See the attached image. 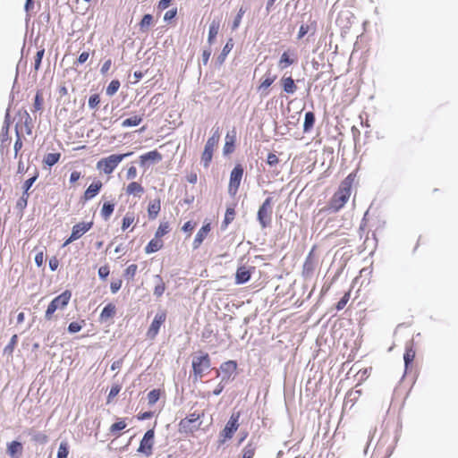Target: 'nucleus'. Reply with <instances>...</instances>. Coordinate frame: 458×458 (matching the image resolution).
<instances>
[{
  "instance_id": "obj_1",
  "label": "nucleus",
  "mask_w": 458,
  "mask_h": 458,
  "mask_svg": "<svg viewBox=\"0 0 458 458\" xmlns=\"http://www.w3.org/2000/svg\"><path fill=\"white\" fill-rule=\"evenodd\" d=\"M132 155V152L124 154H112L107 157L102 158L97 164V167L101 169L105 174H110L116 168L120 162L125 157Z\"/></svg>"
},
{
  "instance_id": "obj_2",
  "label": "nucleus",
  "mask_w": 458,
  "mask_h": 458,
  "mask_svg": "<svg viewBox=\"0 0 458 458\" xmlns=\"http://www.w3.org/2000/svg\"><path fill=\"white\" fill-rule=\"evenodd\" d=\"M272 204L273 199L267 197L259 208L257 220L263 229L268 227L271 224L273 213Z\"/></svg>"
},
{
  "instance_id": "obj_3",
  "label": "nucleus",
  "mask_w": 458,
  "mask_h": 458,
  "mask_svg": "<svg viewBox=\"0 0 458 458\" xmlns=\"http://www.w3.org/2000/svg\"><path fill=\"white\" fill-rule=\"evenodd\" d=\"M239 418L240 413H233L225 424L224 429L220 432V444H224L226 439H230L233 437L234 432L238 429L239 427Z\"/></svg>"
},
{
  "instance_id": "obj_4",
  "label": "nucleus",
  "mask_w": 458,
  "mask_h": 458,
  "mask_svg": "<svg viewBox=\"0 0 458 458\" xmlns=\"http://www.w3.org/2000/svg\"><path fill=\"white\" fill-rule=\"evenodd\" d=\"M243 172V167L240 164L236 165L231 171L230 181L228 185V193L231 196L236 195L242 182Z\"/></svg>"
},
{
  "instance_id": "obj_5",
  "label": "nucleus",
  "mask_w": 458,
  "mask_h": 458,
  "mask_svg": "<svg viewBox=\"0 0 458 458\" xmlns=\"http://www.w3.org/2000/svg\"><path fill=\"white\" fill-rule=\"evenodd\" d=\"M211 366L209 355L204 353L201 356L194 357L192 360V369L195 375V379L201 378L205 370L208 369Z\"/></svg>"
},
{
  "instance_id": "obj_6",
  "label": "nucleus",
  "mask_w": 458,
  "mask_h": 458,
  "mask_svg": "<svg viewBox=\"0 0 458 458\" xmlns=\"http://www.w3.org/2000/svg\"><path fill=\"white\" fill-rule=\"evenodd\" d=\"M38 177V172L36 169L34 175L31 176L30 178H29L28 180H26L23 182V184H22V195L17 200V203H16V208L19 210L23 211L26 208V207L28 205V199H29V196H30L29 191L32 187L33 183L37 181Z\"/></svg>"
},
{
  "instance_id": "obj_7",
  "label": "nucleus",
  "mask_w": 458,
  "mask_h": 458,
  "mask_svg": "<svg viewBox=\"0 0 458 458\" xmlns=\"http://www.w3.org/2000/svg\"><path fill=\"white\" fill-rule=\"evenodd\" d=\"M199 420V415L196 413H191L190 416L182 419L179 422V432L188 434L198 430L200 426V422H198Z\"/></svg>"
},
{
  "instance_id": "obj_8",
  "label": "nucleus",
  "mask_w": 458,
  "mask_h": 458,
  "mask_svg": "<svg viewBox=\"0 0 458 458\" xmlns=\"http://www.w3.org/2000/svg\"><path fill=\"white\" fill-rule=\"evenodd\" d=\"M350 195L351 193L348 191L339 189L332 197L328 205V210L331 212L339 211L348 201Z\"/></svg>"
},
{
  "instance_id": "obj_9",
  "label": "nucleus",
  "mask_w": 458,
  "mask_h": 458,
  "mask_svg": "<svg viewBox=\"0 0 458 458\" xmlns=\"http://www.w3.org/2000/svg\"><path fill=\"white\" fill-rule=\"evenodd\" d=\"M155 430L150 428L147 430L140 442L138 452L148 457L152 454L154 445Z\"/></svg>"
},
{
  "instance_id": "obj_10",
  "label": "nucleus",
  "mask_w": 458,
  "mask_h": 458,
  "mask_svg": "<svg viewBox=\"0 0 458 458\" xmlns=\"http://www.w3.org/2000/svg\"><path fill=\"white\" fill-rule=\"evenodd\" d=\"M165 318H166V314L164 311L157 312L155 315V318L152 320V322L148 329V332H147V335L148 338L154 339L157 336L162 324L165 321Z\"/></svg>"
},
{
  "instance_id": "obj_11",
  "label": "nucleus",
  "mask_w": 458,
  "mask_h": 458,
  "mask_svg": "<svg viewBox=\"0 0 458 458\" xmlns=\"http://www.w3.org/2000/svg\"><path fill=\"white\" fill-rule=\"evenodd\" d=\"M221 380L222 382L228 383L231 379H233L232 376L237 369V362L235 360H227L220 365Z\"/></svg>"
},
{
  "instance_id": "obj_12",
  "label": "nucleus",
  "mask_w": 458,
  "mask_h": 458,
  "mask_svg": "<svg viewBox=\"0 0 458 458\" xmlns=\"http://www.w3.org/2000/svg\"><path fill=\"white\" fill-rule=\"evenodd\" d=\"M216 145L217 142L214 141V139H208L200 159L204 167L207 168L209 166L212 161L214 148Z\"/></svg>"
},
{
  "instance_id": "obj_13",
  "label": "nucleus",
  "mask_w": 458,
  "mask_h": 458,
  "mask_svg": "<svg viewBox=\"0 0 458 458\" xmlns=\"http://www.w3.org/2000/svg\"><path fill=\"white\" fill-rule=\"evenodd\" d=\"M93 226V222H81L72 226V240H78L80 239L84 233H86L88 231L91 229Z\"/></svg>"
},
{
  "instance_id": "obj_14",
  "label": "nucleus",
  "mask_w": 458,
  "mask_h": 458,
  "mask_svg": "<svg viewBox=\"0 0 458 458\" xmlns=\"http://www.w3.org/2000/svg\"><path fill=\"white\" fill-rule=\"evenodd\" d=\"M23 452V445L20 441L13 440L7 443L6 453L11 458H21Z\"/></svg>"
},
{
  "instance_id": "obj_15",
  "label": "nucleus",
  "mask_w": 458,
  "mask_h": 458,
  "mask_svg": "<svg viewBox=\"0 0 458 458\" xmlns=\"http://www.w3.org/2000/svg\"><path fill=\"white\" fill-rule=\"evenodd\" d=\"M210 230H211V226H210L209 223L205 224L201 226V228L198 231V233L194 238V241L192 242L193 250H197L201 245V243L203 242V241L205 240V238L207 237V235L208 234Z\"/></svg>"
},
{
  "instance_id": "obj_16",
  "label": "nucleus",
  "mask_w": 458,
  "mask_h": 458,
  "mask_svg": "<svg viewBox=\"0 0 458 458\" xmlns=\"http://www.w3.org/2000/svg\"><path fill=\"white\" fill-rule=\"evenodd\" d=\"M254 269V267H247L242 266L238 267L235 274V283L237 284H243L247 283L250 279L251 272L250 270Z\"/></svg>"
},
{
  "instance_id": "obj_17",
  "label": "nucleus",
  "mask_w": 458,
  "mask_h": 458,
  "mask_svg": "<svg viewBox=\"0 0 458 458\" xmlns=\"http://www.w3.org/2000/svg\"><path fill=\"white\" fill-rule=\"evenodd\" d=\"M162 160V155L157 150L148 151L140 157V165L146 166L148 161L158 163Z\"/></svg>"
},
{
  "instance_id": "obj_18",
  "label": "nucleus",
  "mask_w": 458,
  "mask_h": 458,
  "mask_svg": "<svg viewBox=\"0 0 458 458\" xmlns=\"http://www.w3.org/2000/svg\"><path fill=\"white\" fill-rule=\"evenodd\" d=\"M72 298V292L69 290H65L58 296L55 297L52 301L57 308V310H64L68 305L70 300Z\"/></svg>"
},
{
  "instance_id": "obj_19",
  "label": "nucleus",
  "mask_w": 458,
  "mask_h": 458,
  "mask_svg": "<svg viewBox=\"0 0 458 458\" xmlns=\"http://www.w3.org/2000/svg\"><path fill=\"white\" fill-rule=\"evenodd\" d=\"M103 184L100 181L93 182L85 191L83 198L85 200H89L97 196L101 190Z\"/></svg>"
},
{
  "instance_id": "obj_20",
  "label": "nucleus",
  "mask_w": 458,
  "mask_h": 458,
  "mask_svg": "<svg viewBox=\"0 0 458 458\" xmlns=\"http://www.w3.org/2000/svg\"><path fill=\"white\" fill-rule=\"evenodd\" d=\"M311 256L312 251L309 253L303 264L302 276L306 278L311 276L315 270V262Z\"/></svg>"
},
{
  "instance_id": "obj_21",
  "label": "nucleus",
  "mask_w": 458,
  "mask_h": 458,
  "mask_svg": "<svg viewBox=\"0 0 458 458\" xmlns=\"http://www.w3.org/2000/svg\"><path fill=\"white\" fill-rule=\"evenodd\" d=\"M115 305L113 303L106 304L99 316L101 322L106 321L108 318H113L115 315Z\"/></svg>"
},
{
  "instance_id": "obj_22",
  "label": "nucleus",
  "mask_w": 458,
  "mask_h": 458,
  "mask_svg": "<svg viewBox=\"0 0 458 458\" xmlns=\"http://www.w3.org/2000/svg\"><path fill=\"white\" fill-rule=\"evenodd\" d=\"M161 205L159 199H154L148 203V218L153 220L155 219L158 213L160 212Z\"/></svg>"
},
{
  "instance_id": "obj_23",
  "label": "nucleus",
  "mask_w": 458,
  "mask_h": 458,
  "mask_svg": "<svg viewBox=\"0 0 458 458\" xmlns=\"http://www.w3.org/2000/svg\"><path fill=\"white\" fill-rule=\"evenodd\" d=\"M233 47V38H229L227 40V42L225 43V45L224 46L221 53L217 56L216 63L219 64H222L225 61L228 54L231 52Z\"/></svg>"
},
{
  "instance_id": "obj_24",
  "label": "nucleus",
  "mask_w": 458,
  "mask_h": 458,
  "mask_svg": "<svg viewBox=\"0 0 458 458\" xmlns=\"http://www.w3.org/2000/svg\"><path fill=\"white\" fill-rule=\"evenodd\" d=\"M315 114L311 111L306 112L304 115L303 132H310L315 124Z\"/></svg>"
},
{
  "instance_id": "obj_25",
  "label": "nucleus",
  "mask_w": 458,
  "mask_h": 458,
  "mask_svg": "<svg viewBox=\"0 0 458 458\" xmlns=\"http://www.w3.org/2000/svg\"><path fill=\"white\" fill-rule=\"evenodd\" d=\"M163 245V241L155 237L145 247V252L147 254L155 253L162 249Z\"/></svg>"
},
{
  "instance_id": "obj_26",
  "label": "nucleus",
  "mask_w": 458,
  "mask_h": 458,
  "mask_svg": "<svg viewBox=\"0 0 458 458\" xmlns=\"http://www.w3.org/2000/svg\"><path fill=\"white\" fill-rule=\"evenodd\" d=\"M281 81L285 93L293 94L296 91L297 87L292 77H283Z\"/></svg>"
},
{
  "instance_id": "obj_27",
  "label": "nucleus",
  "mask_w": 458,
  "mask_h": 458,
  "mask_svg": "<svg viewBox=\"0 0 458 458\" xmlns=\"http://www.w3.org/2000/svg\"><path fill=\"white\" fill-rule=\"evenodd\" d=\"M219 21H212L209 29H208V43L209 47L214 43L215 38H216L219 31Z\"/></svg>"
},
{
  "instance_id": "obj_28",
  "label": "nucleus",
  "mask_w": 458,
  "mask_h": 458,
  "mask_svg": "<svg viewBox=\"0 0 458 458\" xmlns=\"http://www.w3.org/2000/svg\"><path fill=\"white\" fill-rule=\"evenodd\" d=\"M155 278V281H156V286L154 288V295L157 298L161 297L164 293H165V284L163 281V278L161 277L160 275H156L154 276Z\"/></svg>"
},
{
  "instance_id": "obj_29",
  "label": "nucleus",
  "mask_w": 458,
  "mask_h": 458,
  "mask_svg": "<svg viewBox=\"0 0 458 458\" xmlns=\"http://www.w3.org/2000/svg\"><path fill=\"white\" fill-rule=\"evenodd\" d=\"M144 192V188L137 182H131L126 188V193L133 196H140Z\"/></svg>"
},
{
  "instance_id": "obj_30",
  "label": "nucleus",
  "mask_w": 458,
  "mask_h": 458,
  "mask_svg": "<svg viewBox=\"0 0 458 458\" xmlns=\"http://www.w3.org/2000/svg\"><path fill=\"white\" fill-rule=\"evenodd\" d=\"M114 210V203L110 201L104 202L101 209V216L104 220H107Z\"/></svg>"
},
{
  "instance_id": "obj_31",
  "label": "nucleus",
  "mask_w": 458,
  "mask_h": 458,
  "mask_svg": "<svg viewBox=\"0 0 458 458\" xmlns=\"http://www.w3.org/2000/svg\"><path fill=\"white\" fill-rule=\"evenodd\" d=\"M126 426L125 419H121L119 421L111 425L109 431L113 436L118 437L120 435V431L124 429Z\"/></svg>"
},
{
  "instance_id": "obj_32",
  "label": "nucleus",
  "mask_w": 458,
  "mask_h": 458,
  "mask_svg": "<svg viewBox=\"0 0 458 458\" xmlns=\"http://www.w3.org/2000/svg\"><path fill=\"white\" fill-rule=\"evenodd\" d=\"M294 62H295V58H292L289 55V52L284 51L280 57L279 67L281 69H285L289 65H292L293 64H294Z\"/></svg>"
},
{
  "instance_id": "obj_33",
  "label": "nucleus",
  "mask_w": 458,
  "mask_h": 458,
  "mask_svg": "<svg viewBox=\"0 0 458 458\" xmlns=\"http://www.w3.org/2000/svg\"><path fill=\"white\" fill-rule=\"evenodd\" d=\"M153 23V16L149 13H147L145 15H143L140 22V30L142 31V32H147L149 29V27L152 25Z\"/></svg>"
},
{
  "instance_id": "obj_34",
  "label": "nucleus",
  "mask_w": 458,
  "mask_h": 458,
  "mask_svg": "<svg viewBox=\"0 0 458 458\" xmlns=\"http://www.w3.org/2000/svg\"><path fill=\"white\" fill-rule=\"evenodd\" d=\"M30 435L31 437V440L34 441L35 443L44 445L48 441L47 436L43 432L31 431Z\"/></svg>"
},
{
  "instance_id": "obj_35",
  "label": "nucleus",
  "mask_w": 458,
  "mask_h": 458,
  "mask_svg": "<svg viewBox=\"0 0 458 458\" xmlns=\"http://www.w3.org/2000/svg\"><path fill=\"white\" fill-rule=\"evenodd\" d=\"M61 157L60 153H48L44 157V163L48 166H53L56 163H58L59 159Z\"/></svg>"
},
{
  "instance_id": "obj_36",
  "label": "nucleus",
  "mask_w": 458,
  "mask_h": 458,
  "mask_svg": "<svg viewBox=\"0 0 458 458\" xmlns=\"http://www.w3.org/2000/svg\"><path fill=\"white\" fill-rule=\"evenodd\" d=\"M142 122V117L140 115H134L132 117L127 118L123 121L122 126L123 128L126 127H134L139 125Z\"/></svg>"
},
{
  "instance_id": "obj_37",
  "label": "nucleus",
  "mask_w": 458,
  "mask_h": 458,
  "mask_svg": "<svg viewBox=\"0 0 458 458\" xmlns=\"http://www.w3.org/2000/svg\"><path fill=\"white\" fill-rule=\"evenodd\" d=\"M276 79V75H271L269 72H267L264 81L260 83L259 87V90L267 89V88H269L274 83Z\"/></svg>"
},
{
  "instance_id": "obj_38",
  "label": "nucleus",
  "mask_w": 458,
  "mask_h": 458,
  "mask_svg": "<svg viewBox=\"0 0 458 458\" xmlns=\"http://www.w3.org/2000/svg\"><path fill=\"white\" fill-rule=\"evenodd\" d=\"M121 83L118 80H113L106 89V94L109 97L114 96L119 89Z\"/></svg>"
},
{
  "instance_id": "obj_39",
  "label": "nucleus",
  "mask_w": 458,
  "mask_h": 458,
  "mask_svg": "<svg viewBox=\"0 0 458 458\" xmlns=\"http://www.w3.org/2000/svg\"><path fill=\"white\" fill-rule=\"evenodd\" d=\"M246 11H247V8H244L243 6L240 7V9L238 11V13L234 17L233 24H232V30H237L239 28V26L241 24V21H242V16L244 15Z\"/></svg>"
},
{
  "instance_id": "obj_40",
  "label": "nucleus",
  "mask_w": 458,
  "mask_h": 458,
  "mask_svg": "<svg viewBox=\"0 0 458 458\" xmlns=\"http://www.w3.org/2000/svg\"><path fill=\"white\" fill-rule=\"evenodd\" d=\"M69 454V445L67 441H62L59 445L56 458H67Z\"/></svg>"
},
{
  "instance_id": "obj_41",
  "label": "nucleus",
  "mask_w": 458,
  "mask_h": 458,
  "mask_svg": "<svg viewBox=\"0 0 458 458\" xmlns=\"http://www.w3.org/2000/svg\"><path fill=\"white\" fill-rule=\"evenodd\" d=\"M169 233V224L168 222H161L157 230L155 233V237L160 239L164 235Z\"/></svg>"
},
{
  "instance_id": "obj_42",
  "label": "nucleus",
  "mask_w": 458,
  "mask_h": 458,
  "mask_svg": "<svg viewBox=\"0 0 458 458\" xmlns=\"http://www.w3.org/2000/svg\"><path fill=\"white\" fill-rule=\"evenodd\" d=\"M414 357L415 352L412 350V348H407L403 355L404 366L406 369L412 363Z\"/></svg>"
},
{
  "instance_id": "obj_43",
  "label": "nucleus",
  "mask_w": 458,
  "mask_h": 458,
  "mask_svg": "<svg viewBox=\"0 0 458 458\" xmlns=\"http://www.w3.org/2000/svg\"><path fill=\"white\" fill-rule=\"evenodd\" d=\"M235 211L233 208H227L225 215V218L222 224V227H226L233 219Z\"/></svg>"
},
{
  "instance_id": "obj_44",
  "label": "nucleus",
  "mask_w": 458,
  "mask_h": 458,
  "mask_svg": "<svg viewBox=\"0 0 458 458\" xmlns=\"http://www.w3.org/2000/svg\"><path fill=\"white\" fill-rule=\"evenodd\" d=\"M17 342H18V335H13L11 337L10 342L8 343V344L4 347V354H12L13 352L15 345L17 344Z\"/></svg>"
},
{
  "instance_id": "obj_45",
  "label": "nucleus",
  "mask_w": 458,
  "mask_h": 458,
  "mask_svg": "<svg viewBox=\"0 0 458 458\" xmlns=\"http://www.w3.org/2000/svg\"><path fill=\"white\" fill-rule=\"evenodd\" d=\"M160 397V390L153 389L148 394V402L149 405L155 404Z\"/></svg>"
},
{
  "instance_id": "obj_46",
  "label": "nucleus",
  "mask_w": 458,
  "mask_h": 458,
  "mask_svg": "<svg viewBox=\"0 0 458 458\" xmlns=\"http://www.w3.org/2000/svg\"><path fill=\"white\" fill-rule=\"evenodd\" d=\"M45 55V48L39 49L35 56V62H34V70L38 72L41 66L42 59Z\"/></svg>"
},
{
  "instance_id": "obj_47",
  "label": "nucleus",
  "mask_w": 458,
  "mask_h": 458,
  "mask_svg": "<svg viewBox=\"0 0 458 458\" xmlns=\"http://www.w3.org/2000/svg\"><path fill=\"white\" fill-rule=\"evenodd\" d=\"M354 175L352 174H349L341 183L340 188L341 190H346L348 192L351 193V187L353 182Z\"/></svg>"
},
{
  "instance_id": "obj_48",
  "label": "nucleus",
  "mask_w": 458,
  "mask_h": 458,
  "mask_svg": "<svg viewBox=\"0 0 458 458\" xmlns=\"http://www.w3.org/2000/svg\"><path fill=\"white\" fill-rule=\"evenodd\" d=\"M121 386L120 385H113L110 391H109V394L107 395V403H110L112 401V399H114L118 394L119 392L121 391Z\"/></svg>"
},
{
  "instance_id": "obj_49",
  "label": "nucleus",
  "mask_w": 458,
  "mask_h": 458,
  "mask_svg": "<svg viewBox=\"0 0 458 458\" xmlns=\"http://www.w3.org/2000/svg\"><path fill=\"white\" fill-rule=\"evenodd\" d=\"M57 310V308L54 304V302L51 301V302L48 304L47 309L45 313V318L47 320H51L53 318L54 313Z\"/></svg>"
},
{
  "instance_id": "obj_50",
  "label": "nucleus",
  "mask_w": 458,
  "mask_h": 458,
  "mask_svg": "<svg viewBox=\"0 0 458 458\" xmlns=\"http://www.w3.org/2000/svg\"><path fill=\"white\" fill-rule=\"evenodd\" d=\"M99 102H100L99 95L98 94H93L89 98V102H88L89 107L90 109H94V108H96L98 106Z\"/></svg>"
},
{
  "instance_id": "obj_51",
  "label": "nucleus",
  "mask_w": 458,
  "mask_h": 458,
  "mask_svg": "<svg viewBox=\"0 0 458 458\" xmlns=\"http://www.w3.org/2000/svg\"><path fill=\"white\" fill-rule=\"evenodd\" d=\"M137 268L138 267L136 264H131L128 266V267L125 269L124 276H127L129 279H133V277L136 275Z\"/></svg>"
},
{
  "instance_id": "obj_52",
  "label": "nucleus",
  "mask_w": 458,
  "mask_h": 458,
  "mask_svg": "<svg viewBox=\"0 0 458 458\" xmlns=\"http://www.w3.org/2000/svg\"><path fill=\"white\" fill-rule=\"evenodd\" d=\"M16 131V140L14 142V156L17 157V154L19 152V150L22 148V140H21V135L19 133V131H18V128L16 127L15 129Z\"/></svg>"
},
{
  "instance_id": "obj_53",
  "label": "nucleus",
  "mask_w": 458,
  "mask_h": 458,
  "mask_svg": "<svg viewBox=\"0 0 458 458\" xmlns=\"http://www.w3.org/2000/svg\"><path fill=\"white\" fill-rule=\"evenodd\" d=\"M134 221V217L129 214H126L123 218L122 230L125 231Z\"/></svg>"
},
{
  "instance_id": "obj_54",
  "label": "nucleus",
  "mask_w": 458,
  "mask_h": 458,
  "mask_svg": "<svg viewBox=\"0 0 458 458\" xmlns=\"http://www.w3.org/2000/svg\"><path fill=\"white\" fill-rule=\"evenodd\" d=\"M350 299V293H346L340 300L339 301L336 303V310H343L345 305L347 304L348 301Z\"/></svg>"
},
{
  "instance_id": "obj_55",
  "label": "nucleus",
  "mask_w": 458,
  "mask_h": 458,
  "mask_svg": "<svg viewBox=\"0 0 458 458\" xmlns=\"http://www.w3.org/2000/svg\"><path fill=\"white\" fill-rule=\"evenodd\" d=\"M42 105H43L42 96L40 93L38 92L34 98V104H33L34 110L39 111L42 108Z\"/></svg>"
},
{
  "instance_id": "obj_56",
  "label": "nucleus",
  "mask_w": 458,
  "mask_h": 458,
  "mask_svg": "<svg viewBox=\"0 0 458 458\" xmlns=\"http://www.w3.org/2000/svg\"><path fill=\"white\" fill-rule=\"evenodd\" d=\"M279 163V158L274 153H268L267 157V164L270 166H275Z\"/></svg>"
},
{
  "instance_id": "obj_57",
  "label": "nucleus",
  "mask_w": 458,
  "mask_h": 458,
  "mask_svg": "<svg viewBox=\"0 0 458 458\" xmlns=\"http://www.w3.org/2000/svg\"><path fill=\"white\" fill-rule=\"evenodd\" d=\"M110 270L107 266H102L98 268V276L100 279L105 280L109 276Z\"/></svg>"
},
{
  "instance_id": "obj_58",
  "label": "nucleus",
  "mask_w": 458,
  "mask_h": 458,
  "mask_svg": "<svg viewBox=\"0 0 458 458\" xmlns=\"http://www.w3.org/2000/svg\"><path fill=\"white\" fill-rule=\"evenodd\" d=\"M81 327V325L79 324L78 322H71L68 326L67 330L70 334H75L80 332Z\"/></svg>"
},
{
  "instance_id": "obj_59",
  "label": "nucleus",
  "mask_w": 458,
  "mask_h": 458,
  "mask_svg": "<svg viewBox=\"0 0 458 458\" xmlns=\"http://www.w3.org/2000/svg\"><path fill=\"white\" fill-rule=\"evenodd\" d=\"M122 280L118 279L111 282L110 290L112 293H116L122 287Z\"/></svg>"
},
{
  "instance_id": "obj_60",
  "label": "nucleus",
  "mask_w": 458,
  "mask_h": 458,
  "mask_svg": "<svg viewBox=\"0 0 458 458\" xmlns=\"http://www.w3.org/2000/svg\"><path fill=\"white\" fill-rule=\"evenodd\" d=\"M233 149H234L233 140L231 141L226 140L225 143V146H224V149H223L224 154L225 155L230 154L233 151Z\"/></svg>"
},
{
  "instance_id": "obj_61",
  "label": "nucleus",
  "mask_w": 458,
  "mask_h": 458,
  "mask_svg": "<svg viewBox=\"0 0 458 458\" xmlns=\"http://www.w3.org/2000/svg\"><path fill=\"white\" fill-rule=\"evenodd\" d=\"M211 47L208 46V47L205 48L202 52V64L204 65H207L209 60V57L211 55Z\"/></svg>"
},
{
  "instance_id": "obj_62",
  "label": "nucleus",
  "mask_w": 458,
  "mask_h": 458,
  "mask_svg": "<svg viewBox=\"0 0 458 458\" xmlns=\"http://www.w3.org/2000/svg\"><path fill=\"white\" fill-rule=\"evenodd\" d=\"M254 455V448L251 445H247L243 449V454L242 458H252Z\"/></svg>"
},
{
  "instance_id": "obj_63",
  "label": "nucleus",
  "mask_w": 458,
  "mask_h": 458,
  "mask_svg": "<svg viewBox=\"0 0 458 458\" xmlns=\"http://www.w3.org/2000/svg\"><path fill=\"white\" fill-rule=\"evenodd\" d=\"M177 14V10L176 9H171L169 11H167L165 15H164V21H170L171 20H173Z\"/></svg>"
},
{
  "instance_id": "obj_64",
  "label": "nucleus",
  "mask_w": 458,
  "mask_h": 458,
  "mask_svg": "<svg viewBox=\"0 0 458 458\" xmlns=\"http://www.w3.org/2000/svg\"><path fill=\"white\" fill-rule=\"evenodd\" d=\"M137 176V169L135 166H131L127 170L126 178L128 180H133Z\"/></svg>"
}]
</instances>
